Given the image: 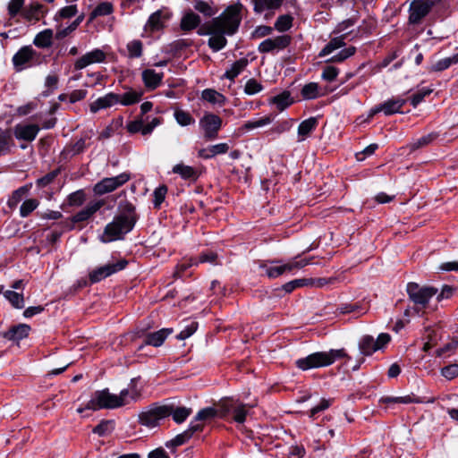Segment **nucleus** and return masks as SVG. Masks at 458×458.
<instances>
[{"instance_id": "1", "label": "nucleus", "mask_w": 458, "mask_h": 458, "mask_svg": "<svg viewBox=\"0 0 458 458\" xmlns=\"http://www.w3.org/2000/svg\"><path fill=\"white\" fill-rule=\"evenodd\" d=\"M242 7L240 3L231 4L219 16L199 28L197 33L199 36H209L208 45L214 52L226 46L225 36H233L237 32L242 21Z\"/></svg>"}, {"instance_id": "2", "label": "nucleus", "mask_w": 458, "mask_h": 458, "mask_svg": "<svg viewBox=\"0 0 458 458\" xmlns=\"http://www.w3.org/2000/svg\"><path fill=\"white\" fill-rule=\"evenodd\" d=\"M139 219L136 208L131 202H121L113 221L105 227L103 242L123 239L130 233Z\"/></svg>"}, {"instance_id": "3", "label": "nucleus", "mask_w": 458, "mask_h": 458, "mask_svg": "<svg viewBox=\"0 0 458 458\" xmlns=\"http://www.w3.org/2000/svg\"><path fill=\"white\" fill-rule=\"evenodd\" d=\"M344 349H330L328 352H316L306 357L298 359L295 366L305 371L332 365L337 360L346 357Z\"/></svg>"}, {"instance_id": "4", "label": "nucleus", "mask_w": 458, "mask_h": 458, "mask_svg": "<svg viewBox=\"0 0 458 458\" xmlns=\"http://www.w3.org/2000/svg\"><path fill=\"white\" fill-rule=\"evenodd\" d=\"M123 407V403L119 402L118 395L111 394L108 388L95 391L90 400L85 406H80L77 412L81 414L86 410L99 411L102 409L113 410Z\"/></svg>"}, {"instance_id": "5", "label": "nucleus", "mask_w": 458, "mask_h": 458, "mask_svg": "<svg viewBox=\"0 0 458 458\" xmlns=\"http://www.w3.org/2000/svg\"><path fill=\"white\" fill-rule=\"evenodd\" d=\"M165 404L152 403L139 413V423L147 428H155L160 420L167 418Z\"/></svg>"}, {"instance_id": "6", "label": "nucleus", "mask_w": 458, "mask_h": 458, "mask_svg": "<svg viewBox=\"0 0 458 458\" xmlns=\"http://www.w3.org/2000/svg\"><path fill=\"white\" fill-rule=\"evenodd\" d=\"M406 291L410 300L422 308H425L430 299L437 293V289L435 287L420 286L413 282L407 284Z\"/></svg>"}, {"instance_id": "7", "label": "nucleus", "mask_w": 458, "mask_h": 458, "mask_svg": "<svg viewBox=\"0 0 458 458\" xmlns=\"http://www.w3.org/2000/svg\"><path fill=\"white\" fill-rule=\"evenodd\" d=\"M127 264V260L121 259L115 263L106 264L105 266L97 267L89 273V280L91 284L98 283L107 276L124 269Z\"/></svg>"}, {"instance_id": "8", "label": "nucleus", "mask_w": 458, "mask_h": 458, "mask_svg": "<svg viewBox=\"0 0 458 458\" xmlns=\"http://www.w3.org/2000/svg\"><path fill=\"white\" fill-rule=\"evenodd\" d=\"M199 127L203 131L207 140H214L217 137L218 131L222 126V119L214 114H205L199 120Z\"/></svg>"}, {"instance_id": "9", "label": "nucleus", "mask_w": 458, "mask_h": 458, "mask_svg": "<svg viewBox=\"0 0 458 458\" xmlns=\"http://www.w3.org/2000/svg\"><path fill=\"white\" fill-rule=\"evenodd\" d=\"M130 180V174L123 173L114 177L104 178L94 186V191L98 195H103L113 191Z\"/></svg>"}, {"instance_id": "10", "label": "nucleus", "mask_w": 458, "mask_h": 458, "mask_svg": "<svg viewBox=\"0 0 458 458\" xmlns=\"http://www.w3.org/2000/svg\"><path fill=\"white\" fill-rule=\"evenodd\" d=\"M434 5V2L426 0H415L413 1L409 9V22L411 24H419L421 20L427 16L431 8Z\"/></svg>"}, {"instance_id": "11", "label": "nucleus", "mask_w": 458, "mask_h": 458, "mask_svg": "<svg viewBox=\"0 0 458 458\" xmlns=\"http://www.w3.org/2000/svg\"><path fill=\"white\" fill-rule=\"evenodd\" d=\"M117 395L123 406L139 402L142 398V389L138 386V378H131L128 387L123 389Z\"/></svg>"}, {"instance_id": "12", "label": "nucleus", "mask_w": 458, "mask_h": 458, "mask_svg": "<svg viewBox=\"0 0 458 458\" xmlns=\"http://www.w3.org/2000/svg\"><path fill=\"white\" fill-rule=\"evenodd\" d=\"M291 43L289 35H281L263 40L258 47L259 53H270L286 48Z\"/></svg>"}, {"instance_id": "13", "label": "nucleus", "mask_w": 458, "mask_h": 458, "mask_svg": "<svg viewBox=\"0 0 458 458\" xmlns=\"http://www.w3.org/2000/svg\"><path fill=\"white\" fill-rule=\"evenodd\" d=\"M38 54L31 47H23L13 56V64L15 70L20 72L30 66Z\"/></svg>"}, {"instance_id": "14", "label": "nucleus", "mask_w": 458, "mask_h": 458, "mask_svg": "<svg viewBox=\"0 0 458 458\" xmlns=\"http://www.w3.org/2000/svg\"><path fill=\"white\" fill-rule=\"evenodd\" d=\"M30 331V325L21 323L11 327L7 331L1 332L0 336L19 344L20 341L29 336Z\"/></svg>"}, {"instance_id": "15", "label": "nucleus", "mask_w": 458, "mask_h": 458, "mask_svg": "<svg viewBox=\"0 0 458 458\" xmlns=\"http://www.w3.org/2000/svg\"><path fill=\"white\" fill-rule=\"evenodd\" d=\"M105 60V52L99 48H96L77 59L74 63V68L76 70H82L90 64L103 63Z\"/></svg>"}, {"instance_id": "16", "label": "nucleus", "mask_w": 458, "mask_h": 458, "mask_svg": "<svg viewBox=\"0 0 458 458\" xmlns=\"http://www.w3.org/2000/svg\"><path fill=\"white\" fill-rule=\"evenodd\" d=\"M173 333L172 328H162L156 332L148 333L145 335L143 344L139 346L138 351H140L145 345H151L154 347L161 346L165 339Z\"/></svg>"}, {"instance_id": "17", "label": "nucleus", "mask_w": 458, "mask_h": 458, "mask_svg": "<svg viewBox=\"0 0 458 458\" xmlns=\"http://www.w3.org/2000/svg\"><path fill=\"white\" fill-rule=\"evenodd\" d=\"M223 406L227 412H232L233 419L237 423H243L248 414L247 404L233 402V400L225 401Z\"/></svg>"}, {"instance_id": "18", "label": "nucleus", "mask_w": 458, "mask_h": 458, "mask_svg": "<svg viewBox=\"0 0 458 458\" xmlns=\"http://www.w3.org/2000/svg\"><path fill=\"white\" fill-rule=\"evenodd\" d=\"M39 131L37 124L19 123L15 125L13 133L16 139L26 141H32Z\"/></svg>"}, {"instance_id": "19", "label": "nucleus", "mask_w": 458, "mask_h": 458, "mask_svg": "<svg viewBox=\"0 0 458 458\" xmlns=\"http://www.w3.org/2000/svg\"><path fill=\"white\" fill-rule=\"evenodd\" d=\"M405 104V100L403 98L389 99L383 104L376 106L370 111V116L374 115L378 112H383L386 115H390L401 111V108Z\"/></svg>"}, {"instance_id": "20", "label": "nucleus", "mask_w": 458, "mask_h": 458, "mask_svg": "<svg viewBox=\"0 0 458 458\" xmlns=\"http://www.w3.org/2000/svg\"><path fill=\"white\" fill-rule=\"evenodd\" d=\"M167 411V417L172 416L173 420L177 424L183 423L192 413L191 408L184 406H176L174 403L165 404Z\"/></svg>"}, {"instance_id": "21", "label": "nucleus", "mask_w": 458, "mask_h": 458, "mask_svg": "<svg viewBox=\"0 0 458 458\" xmlns=\"http://www.w3.org/2000/svg\"><path fill=\"white\" fill-rule=\"evenodd\" d=\"M119 100L118 94L111 92L92 102L89 106V109L92 113H97L101 109L108 108L118 104Z\"/></svg>"}, {"instance_id": "22", "label": "nucleus", "mask_w": 458, "mask_h": 458, "mask_svg": "<svg viewBox=\"0 0 458 458\" xmlns=\"http://www.w3.org/2000/svg\"><path fill=\"white\" fill-rule=\"evenodd\" d=\"M253 10L256 13H262L264 12H275L278 10L284 0H251Z\"/></svg>"}, {"instance_id": "23", "label": "nucleus", "mask_w": 458, "mask_h": 458, "mask_svg": "<svg viewBox=\"0 0 458 458\" xmlns=\"http://www.w3.org/2000/svg\"><path fill=\"white\" fill-rule=\"evenodd\" d=\"M104 203L105 202H93L91 205L72 216V222L73 224H77L88 221L98 210L101 208Z\"/></svg>"}, {"instance_id": "24", "label": "nucleus", "mask_w": 458, "mask_h": 458, "mask_svg": "<svg viewBox=\"0 0 458 458\" xmlns=\"http://www.w3.org/2000/svg\"><path fill=\"white\" fill-rule=\"evenodd\" d=\"M200 17L192 11L186 12L181 19L180 28L183 31H191L200 25Z\"/></svg>"}, {"instance_id": "25", "label": "nucleus", "mask_w": 458, "mask_h": 458, "mask_svg": "<svg viewBox=\"0 0 458 458\" xmlns=\"http://www.w3.org/2000/svg\"><path fill=\"white\" fill-rule=\"evenodd\" d=\"M163 79L162 72H157L155 70L147 69L142 72V80L146 88L155 89L157 88Z\"/></svg>"}, {"instance_id": "26", "label": "nucleus", "mask_w": 458, "mask_h": 458, "mask_svg": "<svg viewBox=\"0 0 458 458\" xmlns=\"http://www.w3.org/2000/svg\"><path fill=\"white\" fill-rule=\"evenodd\" d=\"M317 125L318 119L316 117H310L301 122L298 127L299 140H304L316 129Z\"/></svg>"}, {"instance_id": "27", "label": "nucleus", "mask_w": 458, "mask_h": 458, "mask_svg": "<svg viewBox=\"0 0 458 458\" xmlns=\"http://www.w3.org/2000/svg\"><path fill=\"white\" fill-rule=\"evenodd\" d=\"M164 28V20H163V14L161 11H157L156 13H152L146 25H145V30L149 32H155L159 31Z\"/></svg>"}, {"instance_id": "28", "label": "nucleus", "mask_w": 458, "mask_h": 458, "mask_svg": "<svg viewBox=\"0 0 458 458\" xmlns=\"http://www.w3.org/2000/svg\"><path fill=\"white\" fill-rule=\"evenodd\" d=\"M249 61L245 57L235 61L231 67L226 70L224 76L231 81L234 80V78H236L247 67Z\"/></svg>"}, {"instance_id": "29", "label": "nucleus", "mask_w": 458, "mask_h": 458, "mask_svg": "<svg viewBox=\"0 0 458 458\" xmlns=\"http://www.w3.org/2000/svg\"><path fill=\"white\" fill-rule=\"evenodd\" d=\"M193 266H198L197 258H188L184 257L182 260L177 264L174 271V276L182 277L186 275V272L189 268Z\"/></svg>"}, {"instance_id": "30", "label": "nucleus", "mask_w": 458, "mask_h": 458, "mask_svg": "<svg viewBox=\"0 0 458 458\" xmlns=\"http://www.w3.org/2000/svg\"><path fill=\"white\" fill-rule=\"evenodd\" d=\"M273 120H274V117L272 115H266V116L260 117L256 120L248 121L242 125V127L241 128V131H242L244 132L247 131L255 130V129H258L260 127H264V126L270 124Z\"/></svg>"}, {"instance_id": "31", "label": "nucleus", "mask_w": 458, "mask_h": 458, "mask_svg": "<svg viewBox=\"0 0 458 458\" xmlns=\"http://www.w3.org/2000/svg\"><path fill=\"white\" fill-rule=\"evenodd\" d=\"M142 96L141 91H136L133 89H130L123 94H118V98H120L119 103L123 106H131L135 103H138Z\"/></svg>"}, {"instance_id": "32", "label": "nucleus", "mask_w": 458, "mask_h": 458, "mask_svg": "<svg viewBox=\"0 0 458 458\" xmlns=\"http://www.w3.org/2000/svg\"><path fill=\"white\" fill-rule=\"evenodd\" d=\"M458 63V53L450 57H445L441 60H438L434 64H432L429 68L431 72H442L449 68L452 64H455Z\"/></svg>"}, {"instance_id": "33", "label": "nucleus", "mask_w": 458, "mask_h": 458, "mask_svg": "<svg viewBox=\"0 0 458 458\" xmlns=\"http://www.w3.org/2000/svg\"><path fill=\"white\" fill-rule=\"evenodd\" d=\"M173 172L180 174L183 179L196 180L198 177V173L193 167L183 164L174 165Z\"/></svg>"}, {"instance_id": "34", "label": "nucleus", "mask_w": 458, "mask_h": 458, "mask_svg": "<svg viewBox=\"0 0 458 458\" xmlns=\"http://www.w3.org/2000/svg\"><path fill=\"white\" fill-rule=\"evenodd\" d=\"M376 345L372 336L365 335L361 338L359 347L362 354L369 356L377 351Z\"/></svg>"}, {"instance_id": "35", "label": "nucleus", "mask_w": 458, "mask_h": 458, "mask_svg": "<svg viewBox=\"0 0 458 458\" xmlns=\"http://www.w3.org/2000/svg\"><path fill=\"white\" fill-rule=\"evenodd\" d=\"M174 117L181 126H189L195 123V119L189 112L180 108L174 109Z\"/></svg>"}, {"instance_id": "36", "label": "nucleus", "mask_w": 458, "mask_h": 458, "mask_svg": "<svg viewBox=\"0 0 458 458\" xmlns=\"http://www.w3.org/2000/svg\"><path fill=\"white\" fill-rule=\"evenodd\" d=\"M201 98L202 99L212 104L224 105L225 102V98L222 94L212 89H204L201 93Z\"/></svg>"}, {"instance_id": "37", "label": "nucleus", "mask_w": 458, "mask_h": 458, "mask_svg": "<svg viewBox=\"0 0 458 458\" xmlns=\"http://www.w3.org/2000/svg\"><path fill=\"white\" fill-rule=\"evenodd\" d=\"M53 31L45 30L39 32L34 38V44L39 47H48L52 45Z\"/></svg>"}, {"instance_id": "38", "label": "nucleus", "mask_w": 458, "mask_h": 458, "mask_svg": "<svg viewBox=\"0 0 458 458\" xmlns=\"http://www.w3.org/2000/svg\"><path fill=\"white\" fill-rule=\"evenodd\" d=\"M344 46L345 42L344 37L334 38L325 46V47L321 50L319 55L325 56Z\"/></svg>"}, {"instance_id": "39", "label": "nucleus", "mask_w": 458, "mask_h": 458, "mask_svg": "<svg viewBox=\"0 0 458 458\" xmlns=\"http://www.w3.org/2000/svg\"><path fill=\"white\" fill-rule=\"evenodd\" d=\"M4 296L13 308L22 309L24 307V298L22 293L7 290L4 293Z\"/></svg>"}, {"instance_id": "40", "label": "nucleus", "mask_w": 458, "mask_h": 458, "mask_svg": "<svg viewBox=\"0 0 458 458\" xmlns=\"http://www.w3.org/2000/svg\"><path fill=\"white\" fill-rule=\"evenodd\" d=\"M271 103L275 104L276 107L283 111L293 103V99L288 91H284L271 99Z\"/></svg>"}, {"instance_id": "41", "label": "nucleus", "mask_w": 458, "mask_h": 458, "mask_svg": "<svg viewBox=\"0 0 458 458\" xmlns=\"http://www.w3.org/2000/svg\"><path fill=\"white\" fill-rule=\"evenodd\" d=\"M260 267L265 271L266 276L269 278H276L288 271L287 264L281 266L261 265Z\"/></svg>"}, {"instance_id": "42", "label": "nucleus", "mask_w": 458, "mask_h": 458, "mask_svg": "<svg viewBox=\"0 0 458 458\" xmlns=\"http://www.w3.org/2000/svg\"><path fill=\"white\" fill-rule=\"evenodd\" d=\"M398 403H433L436 401L435 397H430L428 399L420 398L419 396H416L415 394H408L404 396H398L397 397Z\"/></svg>"}, {"instance_id": "43", "label": "nucleus", "mask_w": 458, "mask_h": 458, "mask_svg": "<svg viewBox=\"0 0 458 458\" xmlns=\"http://www.w3.org/2000/svg\"><path fill=\"white\" fill-rule=\"evenodd\" d=\"M293 21V17L289 14L280 15L275 22V29L279 32L287 31L292 28Z\"/></svg>"}, {"instance_id": "44", "label": "nucleus", "mask_w": 458, "mask_h": 458, "mask_svg": "<svg viewBox=\"0 0 458 458\" xmlns=\"http://www.w3.org/2000/svg\"><path fill=\"white\" fill-rule=\"evenodd\" d=\"M304 99H314L319 96L318 85L316 82H310L303 86L301 91Z\"/></svg>"}, {"instance_id": "45", "label": "nucleus", "mask_w": 458, "mask_h": 458, "mask_svg": "<svg viewBox=\"0 0 458 458\" xmlns=\"http://www.w3.org/2000/svg\"><path fill=\"white\" fill-rule=\"evenodd\" d=\"M113 5L109 2L100 3L90 13V21L94 20L98 16H105L112 13Z\"/></svg>"}, {"instance_id": "46", "label": "nucleus", "mask_w": 458, "mask_h": 458, "mask_svg": "<svg viewBox=\"0 0 458 458\" xmlns=\"http://www.w3.org/2000/svg\"><path fill=\"white\" fill-rule=\"evenodd\" d=\"M114 420H101L93 429L94 434L103 437L111 433L114 429Z\"/></svg>"}, {"instance_id": "47", "label": "nucleus", "mask_w": 458, "mask_h": 458, "mask_svg": "<svg viewBox=\"0 0 458 458\" xmlns=\"http://www.w3.org/2000/svg\"><path fill=\"white\" fill-rule=\"evenodd\" d=\"M437 137V133L431 132L424 135L410 144L411 150H416L431 143Z\"/></svg>"}, {"instance_id": "48", "label": "nucleus", "mask_w": 458, "mask_h": 458, "mask_svg": "<svg viewBox=\"0 0 458 458\" xmlns=\"http://www.w3.org/2000/svg\"><path fill=\"white\" fill-rule=\"evenodd\" d=\"M216 415V409L213 407H207L198 411L195 416V421H209L215 419Z\"/></svg>"}, {"instance_id": "49", "label": "nucleus", "mask_w": 458, "mask_h": 458, "mask_svg": "<svg viewBox=\"0 0 458 458\" xmlns=\"http://www.w3.org/2000/svg\"><path fill=\"white\" fill-rule=\"evenodd\" d=\"M312 283V279H306V278H301V279H294L293 281H290L283 285V290L285 293H292L293 290L299 287L310 285Z\"/></svg>"}, {"instance_id": "50", "label": "nucleus", "mask_w": 458, "mask_h": 458, "mask_svg": "<svg viewBox=\"0 0 458 458\" xmlns=\"http://www.w3.org/2000/svg\"><path fill=\"white\" fill-rule=\"evenodd\" d=\"M191 435L184 430L181 434H178L175 436L173 439L165 442V446L167 448H175L177 446L184 445L186 442H188L191 439Z\"/></svg>"}, {"instance_id": "51", "label": "nucleus", "mask_w": 458, "mask_h": 458, "mask_svg": "<svg viewBox=\"0 0 458 458\" xmlns=\"http://www.w3.org/2000/svg\"><path fill=\"white\" fill-rule=\"evenodd\" d=\"M127 50L131 58H138L142 55V43L140 40H132L127 44Z\"/></svg>"}, {"instance_id": "52", "label": "nucleus", "mask_w": 458, "mask_h": 458, "mask_svg": "<svg viewBox=\"0 0 458 458\" xmlns=\"http://www.w3.org/2000/svg\"><path fill=\"white\" fill-rule=\"evenodd\" d=\"M194 8L207 17H211L216 13L212 6L208 3L202 0L196 1Z\"/></svg>"}, {"instance_id": "53", "label": "nucleus", "mask_w": 458, "mask_h": 458, "mask_svg": "<svg viewBox=\"0 0 458 458\" xmlns=\"http://www.w3.org/2000/svg\"><path fill=\"white\" fill-rule=\"evenodd\" d=\"M356 48L354 47H349L347 48L343 49L336 55H333L328 62H343L348 57L354 55Z\"/></svg>"}, {"instance_id": "54", "label": "nucleus", "mask_w": 458, "mask_h": 458, "mask_svg": "<svg viewBox=\"0 0 458 458\" xmlns=\"http://www.w3.org/2000/svg\"><path fill=\"white\" fill-rule=\"evenodd\" d=\"M197 329L198 323L195 321H191L176 335V338L178 340H185L191 336L196 332Z\"/></svg>"}, {"instance_id": "55", "label": "nucleus", "mask_w": 458, "mask_h": 458, "mask_svg": "<svg viewBox=\"0 0 458 458\" xmlns=\"http://www.w3.org/2000/svg\"><path fill=\"white\" fill-rule=\"evenodd\" d=\"M217 259H218V256H217V254L216 252H214L212 250H208V251H206V252H202L197 258V261H198V265L201 264V263H210V264H213V265H216L217 264Z\"/></svg>"}, {"instance_id": "56", "label": "nucleus", "mask_w": 458, "mask_h": 458, "mask_svg": "<svg viewBox=\"0 0 458 458\" xmlns=\"http://www.w3.org/2000/svg\"><path fill=\"white\" fill-rule=\"evenodd\" d=\"M333 401V399L322 398L318 404L310 409V417L314 418L318 412L328 409L331 406Z\"/></svg>"}, {"instance_id": "57", "label": "nucleus", "mask_w": 458, "mask_h": 458, "mask_svg": "<svg viewBox=\"0 0 458 458\" xmlns=\"http://www.w3.org/2000/svg\"><path fill=\"white\" fill-rule=\"evenodd\" d=\"M458 348V341L452 340L451 342L445 344L443 347L439 348L436 354L438 357L450 355L454 352V351Z\"/></svg>"}, {"instance_id": "58", "label": "nucleus", "mask_w": 458, "mask_h": 458, "mask_svg": "<svg viewBox=\"0 0 458 458\" xmlns=\"http://www.w3.org/2000/svg\"><path fill=\"white\" fill-rule=\"evenodd\" d=\"M262 85L255 79H250L244 87V92L248 95H254L262 90Z\"/></svg>"}, {"instance_id": "59", "label": "nucleus", "mask_w": 458, "mask_h": 458, "mask_svg": "<svg viewBox=\"0 0 458 458\" xmlns=\"http://www.w3.org/2000/svg\"><path fill=\"white\" fill-rule=\"evenodd\" d=\"M338 311L341 314H349L353 312H360L362 307L360 303H344L338 307Z\"/></svg>"}, {"instance_id": "60", "label": "nucleus", "mask_w": 458, "mask_h": 458, "mask_svg": "<svg viewBox=\"0 0 458 458\" xmlns=\"http://www.w3.org/2000/svg\"><path fill=\"white\" fill-rule=\"evenodd\" d=\"M441 375L448 380H452L458 376V364H450L441 369Z\"/></svg>"}, {"instance_id": "61", "label": "nucleus", "mask_w": 458, "mask_h": 458, "mask_svg": "<svg viewBox=\"0 0 458 458\" xmlns=\"http://www.w3.org/2000/svg\"><path fill=\"white\" fill-rule=\"evenodd\" d=\"M433 91L432 89H427L423 88L420 89L417 93H415L411 98V105L416 107L423 99L425 97L428 96Z\"/></svg>"}, {"instance_id": "62", "label": "nucleus", "mask_w": 458, "mask_h": 458, "mask_svg": "<svg viewBox=\"0 0 458 458\" xmlns=\"http://www.w3.org/2000/svg\"><path fill=\"white\" fill-rule=\"evenodd\" d=\"M12 143L11 136L6 133H0V156L9 152Z\"/></svg>"}, {"instance_id": "63", "label": "nucleus", "mask_w": 458, "mask_h": 458, "mask_svg": "<svg viewBox=\"0 0 458 458\" xmlns=\"http://www.w3.org/2000/svg\"><path fill=\"white\" fill-rule=\"evenodd\" d=\"M25 0H10L7 5L10 17H14L21 11Z\"/></svg>"}, {"instance_id": "64", "label": "nucleus", "mask_w": 458, "mask_h": 458, "mask_svg": "<svg viewBox=\"0 0 458 458\" xmlns=\"http://www.w3.org/2000/svg\"><path fill=\"white\" fill-rule=\"evenodd\" d=\"M273 28L267 25L258 26L252 32L251 37L253 38H260L272 34Z\"/></svg>"}]
</instances>
